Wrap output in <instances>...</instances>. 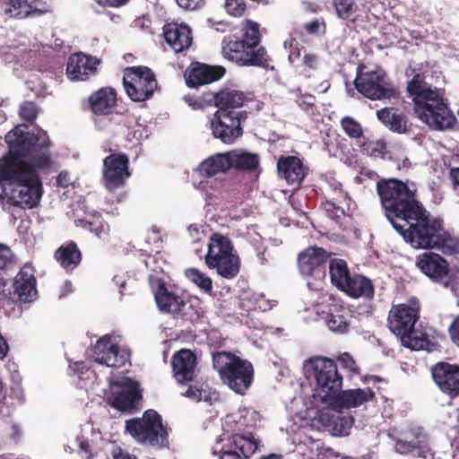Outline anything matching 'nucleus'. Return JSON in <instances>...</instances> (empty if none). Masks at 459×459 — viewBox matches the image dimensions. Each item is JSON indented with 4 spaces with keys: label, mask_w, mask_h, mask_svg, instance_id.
<instances>
[{
    "label": "nucleus",
    "mask_w": 459,
    "mask_h": 459,
    "mask_svg": "<svg viewBox=\"0 0 459 459\" xmlns=\"http://www.w3.org/2000/svg\"><path fill=\"white\" fill-rule=\"evenodd\" d=\"M376 189L385 218L406 243L418 249H437L446 255L459 254V240L418 200L416 190L397 178H382Z\"/></svg>",
    "instance_id": "1"
},
{
    "label": "nucleus",
    "mask_w": 459,
    "mask_h": 459,
    "mask_svg": "<svg viewBox=\"0 0 459 459\" xmlns=\"http://www.w3.org/2000/svg\"><path fill=\"white\" fill-rule=\"evenodd\" d=\"M130 176L127 154L112 153L103 160L102 180L108 191L114 192L123 187Z\"/></svg>",
    "instance_id": "13"
},
{
    "label": "nucleus",
    "mask_w": 459,
    "mask_h": 459,
    "mask_svg": "<svg viewBox=\"0 0 459 459\" xmlns=\"http://www.w3.org/2000/svg\"><path fill=\"white\" fill-rule=\"evenodd\" d=\"M70 185L69 173L62 170L56 177V186L60 187H67Z\"/></svg>",
    "instance_id": "63"
},
{
    "label": "nucleus",
    "mask_w": 459,
    "mask_h": 459,
    "mask_svg": "<svg viewBox=\"0 0 459 459\" xmlns=\"http://www.w3.org/2000/svg\"><path fill=\"white\" fill-rule=\"evenodd\" d=\"M395 449L401 454H409L416 451L419 457L428 458L433 454L424 435L417 434L412 440L399 439L395 443Z\"/></svg>",
    "instance_id": "37"
},
{
    "label": "nucleus",
    "mask_w": 459,
    "mask_h": 459,
    "mask_svg": "<svg viewBox=\"0 0 459 459\" xmlns=\"http://www.w3.org/2000/svg\"><path fill=\"white\" fill-rule=\"evenodd\" d=\"M172 369L176 380L184 384L195 378L197 360L195 354L190 350H180L172 357Z\"/></svg>",
    "instance_id": "24"
},
{
    "label": "nucleus",
    "mask_w": 459,
    "mask_h": 459,
    "mask_svg": "<svg viewBox=\"0 0 459 459\" xmlns=\"http://www.w3.org/2000/svg\"><path fill=\"white\" fill-rule=\"evenodd\" d=\"M0 168V183L9 182L12 186L8 200L11 204L22 208L36 207L43 193L42 182L38 171L30 164L14 166L16 170H10V165Z\"/></svg>",
    "instance_id": "4"
},
{
    "label": "nucleus",
    "mask_w": 459,
    "mask_h": 459,
    "mask_svg": "<svg viewBox=\"0 0 459 459\" xmlns=\"http://www.w3.org/2000/svg\"><path fill=\"white\" fill-rule=\"evenodd\" d=\"M202 394H203V391L199 387H197L195 385H189L188 388L186 389V391L183 394V395H185L190 399H193L196 402H199L202 400V396H203Z\"/></svg>",
    "instance_id": "58"
},
{
    "label": "nucleus",
    "mask_w": 459,
    "mask_h": 459,
    "mask_svg": "<svg viewBox=\"0 0 459 459\" xmlns=\"http://www.w3.org/2000/svg\"><path fill=\"white\" fill-rule=\"evenodd\" d=\"M431 375L443 394L451 399L459 396V365L437 362L431 368Z\"/></svg>",
    "instance_id": "19"
},
{
    "label": "nucleus",
    "mask_w": 459,
    "mask_h": 459,
    "mask_svg": "<svg viewBox=\"0 0 459 459\" xmlns=\"http://www.w3.org/2000/svg\"><path fill=\"white\" fill-rule=\"evenodd\" d=\"M223 7L226 13L234 18H242L248 11V5L245 0H224Z\"/></svg>",
    "instance_id": "49"
},
{
    "label": "nucleus",
    "mask_w": 459,
    "mask_h": 459,
    "mask_svg": "<svg viewBox=\"0 0 459 459\" xmlns=\"http://www.w3.org/2000/svg\"><path fill=\"white\" fill-rule=\"evenodd\" d=\"M33 269L29 265H24L13 280V294L21 302H31L38 294Z\"/></svg>",
    "instance_id": "26"
},
{
    "label": "nucleus",
    "mask_w": 459,
    "mask_h": 459,
    "mask_svg": "<svg viewBox=\"0 0 459 459\" xmlns=\"http://www.w3.org/2000/svg\"><path fill=\"white\" fill-rule=\"evenodd\" d=\"M186 103L190 106L193 109H204V106L203 104V100L200 97H196L194 95H186L184 97Z\"/></svg>",
    "instance_id": "57"
},
{
    "label": "nucleus",
    "mask_w": 459,
    "mask_h": 459,
    "mask_svg": "<svg viewBox=\"0 0 459 459\" xmlns=\"http://www.w3.org/2000/svg\"><path fill=\"white\" fill-rule=\"evenodd\" d=\"M219 459H244V457L241 456L240 454H238V451L231 447L230 445L229 448L223 449L221 451V455H220Z\"/></svg>",
    "instance_id": "61"
},
{
    "label": "nucleus",
    "mask_w": 459,
    "mask_h": 459,
    "mask_svg": "<svg viewBox=\"0 0 459 459\" xmlns=\"http://www.w3.org/2000/svg\"><path fill=\"white\" fill-rule=\"evenodd\" d=\"M54 258L61 268L70 273L82 263V254L74 240H68L55 251Z\"/></svg>",
    "instance_id": "31"
},
{
    "label": "nucleus",
    "mask_w": 459,
    "mask_h": 459,
    "mask_svg": "<svg viewBox=\"0 0 459 459\" xmlns=\"http://www.w3.org/2000/svg\"><path fill=\"white\" fill-rule=\"evenodd\" d=\"M226 73L221 65H211L198 61L191 62L184 73L186 84L197 88L219 81Z\"/></svg>",
    "instance_id": "20"
},
{
    "label": "nucleus",
    "mask_w": 459,
    "mask_h": 459,
    "mask_svg": "<svg viewBox=\"0 0 459 459\" xmlns=\"http://www.w3.org/2000/svg\"><path fill=\"white\" fill-rule=\"evenodd\" d=\"M247 100V97L243 91L223 89L218 91L217 110H222L232 116L247 117L248 112L240 109Z\"/></svg>",
    "instance_id": "27"
},
{
    "label": "nucleus",
    "mask_w": 459,
    "mask_h": 459,
    "mask_svg": "<svg viewBox=\"0 0 459 459\" xmlns=\"http://www.w3.org/2000/svg\"><path fill=\"white\" fill-rule=\"evenodd\" d=\"M123 85L126 95L134 102L150 100L159 88L154 72L144 65L126 67Z\"/></svg>",
    "instance_id": "12"
},
{
    "label": "nucleus",
    "mask_w": 459,
    "mask_h": 459,
    "mask_svg": "<svg viewBox=\"0 0 459 459\" xmlns=\"http://www.w3.org/2000/svg\"><path fill=\"white\" fill-rule=\"evenodd\" d=\"M341 291L352 299L371 300L375 296V286L372 281L365 275L352 273Z\"/></svg>",
    "instance_id": "32"
},
{
    "label": "nucleus",
    "mask_w": 459,
    "mask_h": 459,
    "mask_svg": "<svg viewBox=\"0 0 459 459\" xmlns=\"http://www.w3.org/2000/svg\"><path fill=\"white\" fill-rule=\"evenodd\" d=\"M176 2L179 7L188 11L196 10L204 4V0H176Z\"/></svg>",
    "instance_id": "54"
},
{
    "label": "nucleus",
    "mask_w": 459,
    "mask_h": 459,
    "mask_svg": "<svg viewBox=\"0 0 459 459\" xmlns=\"http://www.w3.org/2000/svg\"><path fill=\"white\" fill-rule=\"evenodd\" d=\"M365 68L364 65L357 67V76L354 80V86L360 94L372 100H391L397 97L398 91L383 69L364 71Z\"/></svg>",
    "instance_id": "10"
},
{
    "label": "nucleus",
    "mask_w": 459,
    "mask_h": 459,
    "mask_svg": "<svg viewBox=\"0 0 459 459\" xmlns=\"http://www.w3.org/2000/svg\"><path fill=\"white\" fill-rule=\"evenodd\" d=\"M351 312L342 305H333L325 316L328 328L336 333H346L350 328Z\"/></svg>",
    "instance_id": "34"
},
{
    "label": "nucleus",
    "mask_w": 459,
    "mask_h": 459,
    "mask_svg": "<svg viewBox=\"0 0 459 459\" xmlns=\"http://www.w3.org/2000/svg\"><path fill=\"white\" fill-rule=\"evenodd\" d=\"M260 441L255 439L252 434H234L231 437L230 446L247 459L249 458L257 449Z\"/></svg>",
    "instance_id": "40"
},
{
    "label": "nucleus",
    "mask_w": 459,
    "mask_h": 459,
    "mask_svg": "<svg viewBox=\"0 0 459 459\" xmlns=\"http://www.w3.org/2000/svg\"><path fill=\"white\" fill-rule=\"evenodd\" d=\"M163 37L167 44L176 53L183 52L192 44V32L189 27L178 23H168L163 27Z\"/></svg>",
    "instance_id": "30"
},
{
    "label": "nucleus",
    "mask_w": 459,
    "mask_h": 459,
    "mask_svg": "<svg viewBox=\"0 0 459 459\" xmlns=\"http://www.w3.org/2000/svg\"><path fill=\"white\" fill-rule=\"evenodd\" d=\"M449 333L452 341L459 347V316L451 324Z\"/></svg>",
    "instance_id": "59"
},
{
    "label": "nucleus",
    "mask_w": 459,
    "mask_h": 459,
    "mask_svg": "<svg viewBox=\"0 0 459 459\" xmlns=\"http://www.w3.org/2000/svg\"><path fill=\"white\" fill-rule=\"evenodd\" d=\"M12 250L5 245L0 244V271L7 269L13 264Z\"/></svg>",
    "instance_id": "53"
},
{
    "label": "nucleus",
    "mask_w": 459,
    "mask_h": 459,
    "mask_svg": "<svg viewBox=\"0 0 459 459\" xmlns=\"http://www.w3.org/2000/svg\"><path fill=\"white\" fill-rule=\"evenodd\" d=\"M406 91L421 122L437 130L454 126L456 118L449 108L444 88L432 87L426 82L425 75L418 73L407 82Z\"/></svg>",
    "instance_id": "2"
},
{
    "label": "nucleus",
    "mask_w": 459,
    "mask_h": 459,
    "mask_svg": "<svg viewBox=\"0 0 459 459\" xmlns=\"http://www.w3.org/2000/svg\"><path fill=\"white\" fill-rule=\"evenodd\" d=\"M100 60L82 52L72 54L66 64V76L72 82L87 81L97 74Z\"/></svg>",
    "instance_id": "21"
},
{
    "label": "nucleus",
    "mask_w": 459,
    "mask_h": 459,
    "mask_svg": "<svg viewBox=\"0 0 459 459\" xmlns=\"http://www.w3.org/2000/svg\"><path fill=\"white\" fill-rule=\"evenodd\" d=\"M247 118L216 110L210 122L212 135L225 144H232L243 135L241 124Z\"/></svg>",
    "instance_id": "14"
},
{
    "label": "nucleus",
    "mask_w": 459,
    "mask_h": 459,
    "mask_svg": "<svg viewBox=\"0 0 459 459\" xmlns=\"http://www.w3.org/2000/svg\"><path fill=\"white\" fill-rule=\"evenodd\" d=\"M333 4L337 15L343 20H348L357 11L354 0H334Z\"/></svg>",
    "instance_id": "50"
},
{
    "label": "nucleus",
    "mask_w": 459,
    "mask_h": 459,
    "mask_svg": "<svg viewBox=\"0 0 459 459\" xmlns=\"http://www.w3.org/2000/svg\"><path fill=\"white\" fill-rule=\"evenodd\" d=\"M236 358L238 357L229 351H219L212 354L213 368L218 371L220 377L225 374L228 368L233 365Z\"/></svg>",
    "instance_id": "45"
},
{
    "label": "nucleus",
    "mask_w": 459,
    "mask_h": 459,
    "mask_svg": "<svg viewBox=\"0 0 459 459\" xmlns=\"http://www.w3.org/2000/svg\"><path fill=\"white\" fill-rule=\"evenodd\" d=\"M303 370L307 379L315 383V389L324 401H332L342 387V376L336 362L331 359L310 358L304 362Z\"/></svg>",
    "instance_id": "7"
},
{
    "label": "nucleus",
    "mask_w": 459,
    "mask_h": 459,
    "mask_svg": "<svg viewBox=\"0 0 459 459\" xmlns=\"http://www.w3.org/2000/svg\"><path fill=\"white\" fill-rule=\"evenodd\" d=\"M279 177L289 185L300 186L308 173V168L297 156H281L277 161Z\"/></svg>",
    "instance_id": "23"
},
{
    "label": "nucleus",
    "mask_w": 459,
    "mask_h": 459,
    "mask_svg": "<svg viewBox=\"0 0 459 459\" xmlns=\"http://www.w3.org/2000/svg\"><path fill=\"white\" fill-rule=\"evenodd\" d=\"M185 276L195 283L202 291L211 293L212 290V281L205 273L196 268H188L185 271Z\"/></svg>",
    "instance_id": "44"
},
{
    "label": "nucleus",
    "mask_w": 459,
    "mask_h": 459,
    "mask_svg": "<svg viewBox=\"0 0 459 459\" xmlns=\"http://www.w3.org/2000/svg\"><path fill=\"white\" fill-rule=\"evenodd\" d=\"M328 258L329 255L324 248L309 247L299 254V270L304 276L322 280L326 275Z\"/></svg>",
    "instance_id": "18"
},
{
    "label": "nucleus",
    "mask_w": 459,
    "mask_h": 459,
    "mask_svg": "<svg viewBox=\"0 0 459 459\" xmlns=\"http://www.w3.org/2000/svg\"><path fill=\"white\" fill-rule=\"evenodd\" d=\"M95 361L110 368L124 367L130 360L131 352L121 349L108 335L99 339L93 348Z\"/></svg>",
    "instance_id": "16"
},
{
    "label": "nucleus",
    "mask_w": 459,
    "mask_h": 459,
    "mask_svg": "<svg viewBox=\"0 0 459 459\" xmlns=\"http://www.w3.org/2000/svg\"><path fill=\"white\" fill-rule=\"evenodd\" d=\"M158 308L176 320L194 323L201 316V307L190 299H186L178 290L169 287L160 278L151 282Z\"/></svg>",
    "instance_id": "6"
},
{
    "label": "nucleus",
    "mask_w": 459,
    "mask_h": 459,
    "mask_svg": "<svg viewBox=\"0 0 459 459\" xmlns=\"http://www.w3.org/2000/svg\"><path fill=\"white\" fill-rule=\"evenodd\" d=\"M126 429L140 444L159 448L169 445L168 431L161 416L154 410L145 411L142 418L126 420Z\"/></svg>",
    "instance_id": "9"
},
{
    "label": "nucleus",
    "mask_w": 459,
    "mask_h": 459,
    "mask_svg": "<svg viewBox=\"0 0 459 459\" xmlns=\"http://www.w3.org/2000/svg\"><path fill=\"white\" fill-rule=\"evenodd\" d=\"M324 199H331L338 201L339 203H346L349 199L348 193L343 190L342 185L332 179L327 182L326 194L324 196Z\"/></svg>",
    "instance_id": "48"
},
{
    "label": "nucleus",
    "mask_w": 459,
    "mask_h": 459,
    "mask_svg": "<svg viewBox=\"0 0 459 459\" xmlns=\"http://www.w3.org/2000/svg\"><path fill=\"white\" fill-rule=\"evenodd\" d=\"M204 108L208 106L215 105L218 103V92H204L201 97Z\"/></svg>",
    "instance_id": "60"
},
{
    "label": "nucleus",
    "mask_w": 459,
    "mask_h": 459,
    "mask_svg": "<svg viewBox=\"0 0 459 459\" xmlns=\"http://www.w3.org/2000/svg\"><path fill=\"white\" fill-rule=\"evenodd\" d=\"M142 400L143 394L139 383L126 377L122 389L115 394L110 404L120 411L133 412L141 409Z\"/></svg>",
    "instance_id": "22"
},
{
    "label": "nucleus",
    "mask_w": 459,
    "mask_h": 459,
    "mask_svg": "<svg viewBox=\"0 0 459 459\" xmlns=\"http://www.w3.org/2000/svg\"><path fill=\"white\" fill-rule=\"evenodd\" d=\"M420 310L417 301L393 305L387 316V326L400 338L404 347L416 351L429 350L431 341L429 335L421 330L415 329V324L420 318Z\"/></svg>",
    "instance_id": "5"
},
{
    "label": "nucleus",
    "mask_w": 459,
    "mask_h": 459,
    "mask_svg": "<svg viewBox=\"0 0 459 459\" xmlns=\"http://www.w3.org/2000/svg\"><path fill=\"white\" fill-rule=\"evenodd\" d=\"M375 394L370 388L344 391L341 389L331 401V404L334 409L355 408L373 400Z\"/></svg>",
    "instance_id": "28"
},
{
    "label": "nucleus",
    "mask_w": 459,
    "mask_h": 459,
    "mask_svg": "<svg viewBox=\"0 0 459 459\" xmlns=\"http://www.w3.org/2000/svg\"><path fill=\"white\" fill-rule=\"evenodd\" d=\"M5 142L9 151L0 159V168L4 162L10 165L9 169L16 170L14 166L30 164L36 170L48 169L52 166L51 152L49 147L51 141L45 131L38 134L9 132L5 135Z\"/></svg>",
    "instance_id": "3"
},
{
    "label": "nucleus",
    "mask_w": 459,
    "mask_h": 459,
    "mask_svg": "<svg viewBox=\"0 0 459 459\" xmlns=\"http://www.w3.org/2000/svg\"><path fill=\"white\" fill-rule=\"evenodd\" d=\"M5 13L13 18H25L31 14L40 15L47 13L46 9L33 7V3L27 0H10L4 9Z\"/></svg>",
    "instance_id": "39"
},
{
    "label": "nucleus",
    "mask_w": 459,
    "mask_h": 459,
    "mask_svg": "<svg viewBox=\"0 0 459 459\" xmlns=\"http://www.w3.org/2000/svg\"><path fill=\"white\" fill-rule=\"evenodd\" d=\"M321 24L325 25L324 21L320 22L318 19H315L313 21L307 22L304 28L306 31L309 34H317L319 32Z\"/></svg>",
    "instance_id": "62"
},
{
    "label": "nucleus",
    "mask_w": 459,
    "mask_h": 459,
    "mask_svg": "<svg viewBox=\"0 0 459 459\" xmlns=\"http://www.w3.org/2000/svg\"><path fill=\"white\" fill-rule=\"evenodd\" d=\"M318 56L313 53L305 54L303 56V64L310 70H316L318 65Z\"/></svg>",
    "instance_id": "56"
},
{
    "label": "nucleus",
    "mask_w": 459,
    "mask_h": 459,
    "mask_svg": "<svg viewBox=\"0 0 459 459\" xmlns=\"http://www.w3.org/2000/svg\"><path fill=\"white\" fill-rule=\"evenodd\" d=\"M81 226L94 233L98 238H105L109 233V225L103 219L100 213H95L90 216L88 220H82Z\"/></svg>",
    "instance_id": "42"
},
{
    "label": "nucleus",
    "mask_w": 459,
    "mask_h": 459,
    "mask_svg": "<svg viewBox=\"0 0 459 459\" xmlns=\"http://www.w3.org/2000/svg\"><path fill=\"white\" fill-rule=\"evenodd\" d=\"M417 268L435 283L448 285L449 263L439 254L425 252L416 257Z\"/></svg>",
    "instance_id": "17"
},
{
    "label": "nucleus",
    "mask_w": 459,
    "mask_h": 459,
    "mask_svg": "<svg viewBox=\"0 0 459 459\" xmlns=\"http://www.w3.org/2000/svg\"><path fill=\"white\" fill-rule=\"evenodd\" d=\"M99 5L109 8H120L129 4L131 0H94Z\"/></svg>",
    "instance_id": "55"
},
{
    "label": "nucleus",
    "mask_w": 459,
    "mask_h": 459,
    "mask_svg": "<svg viewBox=\"0 0 459 459\" xmlns=\"http://www.w3.org/2000/svg\"><path fill=\"white\" fill-rule=\"evenodd\" d=\"M117 95L114 88L108 86L102 87L89 96V108L97 116L109 115L117 106Z\"/></svg>",
    "instance_id": "29"
},
{
    "label": "nucleus",
    "mask_w": 459,
    "mask_h": 459,
    "mask_svg": "<svg viewBox=\"0 0 459 459\" xmlns=\"http://www.w3.org/2000/svg\"><path fill=\"white\" fill-rule=\"evenodd\" d=\"M230 164L228 152H220L203 160L198 167V171L202 177L212 178L230 170Z\"/></svg>",
    "instance_id": "35"
},
{
    "label": "nucleus",
    "mask_w": 459,
    "mask_h": 459,
    "mask_svg": "<svg viewBox=\"0 0 459 459\" xmlns=\"http://www.w3.org/2000/svg\"><path fill=\"white\" fill-rule=\"evenodd\" d=\"M397 111L395 108L385 107L377 111V117L390 131L397 134H405L410 130L408 119L404 114Z\"/></svg>",
    "instance_id": "33"
},
{
    "label": "nucleus",
    "mask_w": 459,
    "mask_h": 459,
    "mask_svg": "<svg viewBox=\"0 0 459 459\" xmlns=\"http://www.w3.org/2000/svg\"><path fill=\"white\" fill-rule=\"evenodd\" d=\"M337 360L340 362L341 366L347 369V371L351 375L359 374V367L357 365L355 359L350 353L344 352L341 354Z\"/></svg>",
    "instance_id": "52"
},
{
    "label": "nucleus",
    "mask_w": 459,
    "mask_h": 459,
    "mask_svg": "<svg viewBox=\"0 0 459 459\" xmlns=\"http://www.w3.org/2000/svg\"><path fill=\"white\" fill-rule=\"evenodd\" d=\"M222 55L230 61L241 66H269L270 56L264 47L255 48L240 40L236 35L224 37L222 40Z\"/></svg>",
    "instance_id": "11"
},
{
    "label": "nucleus",
    "mask_w": 459,
    "mask_h": 459,
    "mask_svg": "<svg viewBox=\"0 0 459 459\" xmlns=\"http://www.w3.org/2000/svg\"><path fill=\"white\" fill-rule=\"evenodd\" d=\"M360 152L373 158H385L387 146L385 140L364 139L359 143Z\"/></svg>",
    "instance_id": "43"
},
{
    "label": "nucleus",
    "mask_w": 459,
    "mask_h": 459,
    "mask_svg": "<svg viewBox=\"0 0 459 459\" xmlns=\"http://www.w3.org/2000/svg\"><path fill=\"white\" fill-rule=\"evenodd\" d=\"M19 115L22 120L33 123L38 117V108L33 101H24L21 104Z\"/></svg>",
    "instance_id": "51"
},
{
    "label": "nucleus",
    "mask_w": 459,
    "mask_h": 459,
    "mask_svg": "<svg viewBox=\"0 0 459 459\" xmlns=\"http://www.w3.org/2000/svg\"><path fill=\"white\" fill-rule=\"evenodd\" d=\"M230 169L240 171H254L260 163L258 154L250 153L240 150H232L228 152Z\"/></svg>",
    "instance_id": "36"
},
{
    "label": "nucleus",
    "mask_w": 459,
    "mask_h": 459,
    "mask_svg": "<svg viewBox=\"0 0 459 459\" xmlns=\"http://www.w3.org/2000/svg\"><path fill=\"white\" fill-rule=\"evenodd\" d=\"M329 273L333 285H334L339 290L342 289L352 274L349 270L347 262L341 258H333L330 260Z\"/></svg>",
    "instance_id": "38"
},
{
    "label": "nucleus",
    "mask_w": 459,
    "mask_h": 459,
    "mask_svg": "<svg viewBox=\"0 0 459 459\" xmlns=\"http://www.w3.org/2000/svg\"><path fill=\"white\" fill-rule=\"evenodd\" d=\"M111 455L113 459H136L125 452L120 446L114 447Z\"/></svg>",
    "instance_id": "64"
},
{
    "label": "nucleus",
    "mask_w": 459,
    "mask_h": 459,
    "mask_svg": "<svg viewBox=\"0 0 459 459\" xmlns=\"http://www.w3.org/2000/svg\"><path fill=\"white\" fill-rule=\"evenodd\" d=\"M254 374V367L250 361L236 358L233 365L227 368L221 379L236 394L244 395L253 384Z\"/></svg>",
    "instance_id": "15"
},
{
    "label": "nucleus",
    "mask_w": 459,
    "mask_h": 459,
    "mask_svg": "<svg viewBox=\"0 0 459 459\" xmlns=\"http://www.w3.org/2000/svg\"><path fill=\"white\" fill-rule=\"evenodd\" d=\"M339 410L333 407V411H322L318 413L317 420L332 435L346 436L354 420L351 416L342 415Z\"/></svg>",
    "instance_id": "25"
},
{
    "label": "nucleus",
    "mask_w": 459,
    "mask_h": 459,
    "mask_svg": "<svg viewBox=\"0 0 459 459\" xmlns=\"http://www.w3.org/2000/svg\"><path fill=\"white\" fill-rule=\"evenodd\" d=\"M341 127L342 131L352 139H360L363 137V127L359 122L353 117L346 116L341 121Z\"/></svg>",
    "instance_id": "47"
},
{
    "label": "nucleus",
    "mask_w": 459,
    "mask_h": 459,
    "mask_svg": "<svg viewBox=\"0 0 459 459\" xmlns=\"http://www.w3.org/2000/svg\"><path fill=\"white\" fill-rule=\"evenodd\" d=\"M342 204L335 200L324 199L321 207L329 218L341 224L342 219L346 216L344 209L341 206Z\"/></svg>",
    "instance_id": "46"
},
{
    "label": "nucleus",
    "mask_w": 459,
    "mask_h": 459,
    "mask_svg": "<svg viewBox=\"0 0 459 459\" xmlns=\"http://www.w3.org/2000/svg\"><path fill=\"white\" fill-rule=\"evenodd\" d=\"M241 36L238 39L255 48H259L262 41L260 24L253 20L245 19L240 22Z\"/></svg>",
    "instance_id": "41"
},
{
    "label": "nucleus",
    "mask_w": 459,
    "mask_h": 459,
    "mask_svg": "<svg viewBox=\"0 0 459 459\" xmlns=\"http://www.w3.org/2000/svg\"><path fill=\"white\" fill-rule=\"evenodd\" d=\"M205 264L210 269H215L223 278L232 279L240 269V260L233 252V244L230 238L220 233L210 237Z\"/></svg>",
    "instance_id": "8"
}]
</instances>
